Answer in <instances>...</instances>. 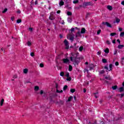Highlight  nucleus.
<instances>
[{
	"label": "nucleus",
	"instance_id": "f257e3e1",
	"mask_svg": "<svg viewBox=\"0 0 124 124\" xmlns=\"http://www.w3.org/2000/svg\"><path fill=\"white\" fill-rule=\"evenodd\" d=\"M70 59L73 62H77V55L76 54L72 53Z\"/></svg>",
	"mask_w": 124,
	"mask_h": 124
},
{
	"label": "nucleus",
	"instance_id": "f03ea898",
	"mask_svg": "<svg viewBox=\"0 0 124 124\" xmlns=\"http://www.w3.org/2000/svg\"><path fill=\"white\" fill-rule=\"evenodd\" d=\"M64 44L65 46L66 49H68V48H69V45L68 43V41H67V40H65L64 41Z\"/></svg>",
	"mask_w": 124,
	"mask_h": 124
},
{
	"label": "nucleus",
	"instance_id": "7ed1b4c3",
	"mask_svg": "<svg viewBox=\"0 0 124 124\" xmlns=\"http://www.w3.org/2000/svg\"><path fill=\"white\" fill-rule=\"evenodd\" d=\"M62 62L63 63H65L66 64H69V63H70V61L69 60L66 58L62 59Z\"/></svg>",
	"mask_w": 124,
	"mask_h": 124
},
{
	"label": "nucleus",
	"instance_id": "20e7f679",
	"mask_svg": "<svg viewBox=\"0 0 124 124\" xmlns=\"http://www.w3.org/2000/svg\"><path fill=\"white\" fill-rule=\"evenodd\" d=\"M67 39L72 41L74 39V36L72 35L71 34H69L67 36Z\"/></svg>",
	"mask_w": 124,
	"mask_h": 124
},
{
	"label": "nucleus",
	"instance_id": "39448f33",
	"mask_svg": "<svg viewBox=\"0 0 124 124\" xmlns=\"http://www.w3.org/2000/svg\"><path fill=\"white\" fill-rule=\"evenodd\" d=\"M103 25H106L107 27H108L109 28H112V26H111V24L110 23H108V22H103Z\"/></svg>",
	"mask_w": 124,
	"mask_h": 124
},
{
	"label": "nucleus",
	"instance_id": "423d86ee",
	"mask_svg": "<svg viewBox=\"0 0 124 124\" xmlns=\"http://www.w3.org/2000/svg\"><path fill=\"white\" fill-rule=\"evenodd\" d=\"M49 19H50V20H54L55 16H54V15H53V14L51 13L50 15L49 16Z\"/></svg>",
	"mask_w": 124,
	"mask_h": 124
},
{
	"label": "nucleus",
	"instance_id": "0eeeda50",
	"mask_svg": "<svg viewBox=\"0 0 124 124\" xmlns=\"http://www.w3.org/2000/svg\"><path fill=\"white\" fill-rule=\"evenodd\" d=\"M107 8L108 10H109V11H111V10H113V7L111 5H107Z\"/></svg>",
	"mask_w": 124,
	"mask_h": 124
},
{
	"label": "nucleus",
	"instance_id": "6e6552de",
	"mask_svg": "<svg viewBox=\"0 0 124 124\" xmlns=\"http://www.w3.org/2000/svg\"><path fill=\"white\" fill-rule=\"evenodd\" d=\"M82 36V35H81V33L80 32V31L78 32L76 34V37H81Z\"/></svg>",
	"mask_w": 124,
	"mask_h": 124
},
{
	"label": "nucleus",
	"instance_id": "1a4fd4ad",
	"mask_svg": "<svg viewBox=\"0 0 124 124\" xmlns=\"http://www.w3.org/2000/svg\"><path fill=\"white\" fill-rule=\"evenodd\" d=\"M91 2H87L83 4L84 6H88V5H91Z\"/></svg>",
	"mask_w": 124,
	"mask_h": 124
},
{
	"label": "nucleus",
	"instance_id": "9d476101",
	"mask_svg": "<svg viewBox=\"0 0 124 124\" xmlns=\"http://www.w3.org/2000/svg\"><path fill=\"white\" fill-rule=\"evenodd\" d=\"M86 32V29L85 28H82L80 31V33H85Z\"/></svg>",
	"mask_w": 124,
	"mask_h": 124
},
{
	"label": "nucleus",
	"instance_id": "9b49d317",
	"mask_svg": "<svg viewBox=\"0 0 124 124\" xmlns=\"http://www.w3.org/2000/svg\"><path fill=\"white\" fill-rule=\"evenodd\" d=\"M4 102V99H2L0 102V106H2V105H3Z\"/></svg>",
	"mask_w": 124,
	"mask_h": 124
},
{
	"label": "nucleus",
	"instance_id": "f8f14e48",
	"mask_svg": "<svg viewBox=\"0 0 124 124\" xmlns=\"http://www.w3.org/2000/svg\"><path fill=\"white\" fill-rule=\"evenodd\" d=\"M120 21H121V20H120V19H119V18H116V21H114V22H113V23H114V24H116V23H120Z\"/></svg>",
	"mask_w": 124,
	"mask_h": 124
},
{
	"label": "nucleus",
	"instance_id": "ddd939ff",
	"mask_svg": "<svg viewBox=\"0 0 124 124\" xmlns=\"http://www.w3.org/2000/svg\"><path fill=\"white\" fill-rule=\"evenodd\" d=\"M29 72V70L28 69H24L23 70V73H25V74H27L28 72Z\"/></svg>",
	"mask_w": 124,
	"mask_h": 124
},
{
	"label": "nucleus",
	"instance_id": "4468645a",
	"mask_svg": "<svg viewBox=\"0 0 124 124\" xmlns=\"http://www.w3.org/2000/svg\"><path fill=\"white\" fill-rule=\"evenodd\" d=\"M63 4H64V2H63L62 0L60 1L59 3L60 6H62V5H63Z\"/></svg>",
	"mask_w": 124,
	"mask_h": 124
},
{
	"label": "nucleus",
	"instance_id": "2eb2a0df",
	"mask_svg": "<svg viewBox=\"0 0 124 124\" xmlns=\"http://www.w3.org/2000/svg\"><path fill=\"white\" fill-rule=\"evenodd\" d=\"M93 67H94V66L93 65L91 64V65L90 66L89 70H93Z\"/></svg>",
	"mask_w": 124,
	"mask_h": 124
},
{
	"label": "nucleus",
	"instance_id": "dca6fc26",
	"mask_svg": "<svg viewBox=\"0 0 124 124\" xmlns=\"http://www.w3.org/2000/svg\"><path fill=\"white\" fill-rule=\"evenodd\" d=\"M39 90V87L38 86H35L34 91H35V92H37V91H38Z\"/></svg>",
	"mask_w": 124,
	"mask_h": 124
},
{
	"label": "nucleus",
	"instance_id": "f3484780",
	"mask_svg": "<svg viewBox=\"0 0 124 124\" xmlns=\"http://www.w3.org/2000/svg\"><path fill=\"white\" fill-rule=\"evenodd\" d=\"M112 67H113V64H109V70H108V71H110V70H112V69H113L112 68Z\"/></svg>",
	"mask_w": 124,
	"mask_h": 124
},
{
	"label": "nucleus",
	"instance_id": "a211bd4d",
	"mask_svg": "<svg viewBox=\"0 0 124 124\" xmlns=\"http://www.w3.org/2000/svg\"><path fill=\"white\" fill-rule=\"evenodd\" d=\"M62 90L59 91V90H58V89H57L56 90V93H62Z\"/></svg>",
	"mask_w": 124,
	"mask_h": 124
},
{
	"label": "nucleus",
	"instance_id": "6ab92c4d",
	"mask_svg": "<svg viewBox=\"0 0 124 124\" xmlns=\"http://www.w3.org/2000/svg\"><path fill=\"white\" fill-rule=\"evenodd\" d=\"M26 45H27V46H31V42H28L26 43Z\"/></svg>",
	"mask_w": 124,
	"mask_h": 124
},
{
	"label": "nucleus",
	"instance_id": "aec40b11",
	"mask_svg": "<svg viewBox=\"0 0 124 124\" xmlns=\"http://www.w3.org/2000/svg\"><path fill=\"white\" fill-rule=\"evenodd\" d=\"M69 71H72V66L71 65L69 66Z\"/></svg>",
	"mask_w": 124,
	"mask_h": 124
},
{
	"label": "nucleus",
	"instance_id": "412c9836",
	"mask_svg": "<svg viewBox=\"0 0 124 124\" xmlns=\"http://www.w3.org/2000/svg\"><path fill=\"white\" fill-rule=\"evenodd\" d=\"M104 52L108 54L109 53V48H106V50H104Z\"/></svg>",
	"mask_w": 124,
	"mask_h": 124
},
{
	"label": "nucleus",
	"instance_id": "4be33fe9",
	"mask_svg": "<svg viewBox=\"0 0 124 124\" xmlns=\"http://www.w3.org/2000/svg\"><path fill=\"white\" fill-rule=\"evenodd\" d=\"M102 62H103V63H106V62H107V60H106L105 59H102Z\"/></svg>",
	"mask_w": 124,
	"mask_h": 124
},
{
	"label": "nucleus",
	"instance_id": "5701e85b",
	"mask_svg": "<svg viewBox=\"0 0 124 124\" xmlns=\"http://www.w3.org/2000/svg\"><path fill=\"white\" fill-rule=\"evenodd\" d=\"M124 91V87H120L119 88V92H120L121 93H122V92H123Z\"/></svg>",
	"mask_w": 124,
	"mask_h": 124
},
{
	"label": "nucleus",
	"instance_id": "b1692460",
	"mask_svg": "<svg viewBox=\"0 0 124 124\" xmlns=\"http://www.w3.org/2000/svg\"><path fill=\"white\" fill-rule=\"evenodd\" d=\"M73 3L76 4V3H78V2H79V0H75L73 1Z\"/></svg>",
	"mask_w": 124,
	"mask_h": 124
},
{
	"label": "nucleus",
	"instance_id": "393cba45",
	"mask_svg": "<svg viewBox=\"0 0 124 124\" xmlns=\"http://www.w3.org/2000/svg\"><path fill=\"white\" fill-rule=\"evenodd\" d=\"M116 34H117V33H116L115 32H112L110 33V36H114V35H116Z\"/></svg>",
	"mask_w": 124,
	"mask_h": 124
},
{
	"label": "nucleus",
	"instance_id": "a878e982",
	"mask_svg": "<svg viewBox=\"0 0 124 124\" xmlns=\"http://www.w3.org/2000/svg\"><path fill=\"white\" fill-rule=\"evenodd\" d=\"M72 98H73V97L70 96V97L68 98V101H71V100H72Z\"/></svg>",
	"mask_w": 124,
	"mask_h": 124
},
{
	"label": "nucleus",
	"instance_id": "bb28decb",
	"mask_svg": "<svg viewBox=\"0 0 124 124\" xmlns=\"http://www.w3.org/2000/svg\"><path fill=\"white\" fill-rule=\"evenodd\" d=\"M124 47V45H120L118 46L119 49H122Z\"/></svg>",
	"mask_w": 124,
	"mask_h": 124
},
{
	"label": "nucleus",
	"instance_id": "cd10ccee",
	"mask_svg": "<svg viewBox=\"0 0 124 124\" xmlns=\"http://www.w3.org/2000/svg\"><path fill=\"white\" fill-rule=\"evenodd\" d=\"M21 22H22L21 19H17L16 21V23H17V24H19V23H21Z\"/></svg>",
	"mask_w": 124,
	"mask_h": 124
},
{
	"label": "nucleus",
	"instance_id": "c85d7f7f",
	"mask_svg": "<svg viewBox=\"0 0 124 124\" xmlns=\"http://www.w3.org/2000/svg\"><path fill=\"white\" fill-rule=\"evenodd\" d=\"M120 36L121 37H123L124 36V32H122L121 33H120Z\"/></svg>",
	"mask_w": 124,
	"mask_h": 124
},
{
	"label": "nucleus",
	"instance_id": "c756f323",
	"mask_svg": "<svg viewBox=\"0 0 124 124\" xmlns=\"http://www.w3.org/2000/svg\"><path fill=\"white\" fill-rule=\"evenodd\" d=\"M67 15H68V16H70L71 15H72V13H71V12H68L67 13Z\"/></svg>",
	"mask_w": 124,
	"mask_h": 124
},
{
	"label": "nucleus",
	"instance_id": "7c9ffc66",
	"mask_svg": "<svg viewBox=\"0 0 124 124\" xmlns=\"http://www.w3.org/2000/svg\"><path fill=\"white\" fill-rule=\"evenodd\" d=\"M67 81H71V78L69 77H68L67 78Z\"/></svg>",
	"mask_w": 124,
	"mask_h": 124
},
{
	"label": "nucleus",
	"instance_id": "2f4dec72",
	"mask_svg": "<svg viewBox=\"0 0 124 124\" xmlns=\"http://www.w3.org/2000/svg\"><path fill=\"white\" fill-rule=\"evenodd\" d=\"M70 92H71V93H74L75 92V89H72L70 90Z\"/></svg>",
	"mask_w": 124,
	"mask_h": 124
},
{
	"label": "nucleus",
	"instance_id": "473e14b6",
	"mask_svg": "<svg viewBox=\"0 0 124 124\" xmlns=\"http://www.w3.org/2000/svg\"><path fill=\"white\" fill-rule=\"evenodd\" d=\"M79 51H80V52H81V51H83V46H80V47H79Z\"/></svg>",
	"mask_w": 124,
	"mask_h": 124
},
{
	"label": "nucleus",
	"instance_id": "72a5a7b5",
	"mask_svg": "<svg viewBox=\"0 0 124 124\" xmlns=\"http://www.w3.org/2000/svg\"><path fill=\"white\" fill-rule=\"evenodd\" d=\"M30 55L31 56V57H34V53L33 52H31L30 53Z\"/></svg>",
	"mask_w": 124,
	"mask_h": 124
},
{
	"label": "nucleus",
	"instance_id": "f704fd0d",
	"mask_svg": "<svg viewBox=\"0 0 124 124\" xmlns=\"http://www.w3.org/2000/svg\"><path fill=\"white\" fill-rule=\"evenodd\" d=\"M67 89V85H65L63 87V91H65Z\"/></svg>",
	"mask_w": 124,
	"mask_h": 124
},
{
	"label": "nucleus",
	"instance_id": "c9c22d12",
	"mask_svg": "<svg viewBox=\"0 0 124 124\" xmlns=\"http://www.w3.org/2000/svg\"><path fill=\"white\" fill-rule=\"evenodd\" d=\"M100 32H101V30H99L97 32V34H100Z\"/></svg>",
	"mask_w": 124,
	"mask_h": 124
},
{
	"label": "nucleus",
	"instance_id": "e433bc0d",
	"mask_svg": "<svg viewBox=\"0 0 124 124\" xmlns=\"http://www.w3.org/2000/svg\"><path fill=\"white\" fill-rule=\"evenodd\" d=\"M105 69H106L107 70H109V68L108 67V65H106L105 66Z\"/></svg>",
	"mask_w": 124,
	"mask_h": 124
},
{
	"label": "nucleus",
	"instance_id": "4c0bfd02",
	"mask_svg": "<svg viewBox=\"0 0 124 124\" xmlns=\"http://www.w3.org/2000/svg\"><path fill=\"white\" fill-rule=\"evenodd\" d=\"M6 11H7V8H5V9L2 11V13H5V12H6Z\"/></svg>",
	"mask_w": 124,
	"mask_h": 124
},
{
	"label": "nucleus",
	"instance_id": "58836bf2",
	"mask_svg": "<svg viewBox=\"0 0 124 124\" xmlns=\"http://www.w3.org/2000/svg\"><path fill=\"white\" fill-rule=\"evenodd\" d=\"M97 94H98V93H94L95 98H97V97H98Z\"/></svg>",
	"mask_w": 124,
	"mask_h": 124
},
{
	"label": "nucleus",
	"instance_id": "ea45409f",
	"mask_svg": "<svg viewBox=\"0 0 124 124\" xmlns=\"http://www.w3.org/2000/svg\"><path fill=\"white\" fill-rule=\"evenodd\" d=\"M112 88L113 90H116L117 89V86H112Z\"/></svg>",
	"mask_w": 124,
	"mask_h": 124
},
{
	"label": "nucleus",
	"instance_id": "a19ab883",
	"mask_svg": "<svg viewBox=\"0 0 124 124\" xmlns=\"http://www.w3.org/2000/svg\"><path fill=\"white\" fill-rule=\"evenodd\" d=\"M60 23L62 24V25H64V21L63 20L61 21Z\"/></svg>",
	"mask_w": 124,
	"mask_h": 124
},
{
	"label": "nucleus",
	"instance_id": "79ce46f5",
	"mask_svg": "<svg viewBox=\"0 0 124 124\" xmlns=\"http://www.w3.org/2000/svg\"><path fill=\"white\" fill-rule=\"evenodd\" d=\"M59 59H60V55H58V56L56 57V62H58V60H59Z\"/></svg>",
	"mask_w": 124,
	"mask_h": 124
},
{
	"label": "nucleus",
	"instance_id": "37998d69",
	"mask_svg": "<svg viewBox=\"0 0 124 124\" xmlns=\"http://www.w3.org/2000/svg\"><path fill=\"white\" fill-rule=\"evenodd\" d=\"M15 19V17L14 16H12L11 18V20L12 21H14Z\"/></svg>",
	"mask_w": 124,
	"mask_h": 124
},
{
	"label": "nucleus",
	"instance_id": "c03bdc74",
	"mask_svg": "<svg viewBox=\"0 0 124 124\" xmlns=\"http://www.w3.org/2000/svg\"><path fill=\"white\" fill-rule=\"evenodd\" d=\"M73 31H74V28H72L71 29V33H72V32H73Z\"/></svg>",
	"mask_w": 124,
	"mask_h": 124
},
{
	"label": "nucleus",
	"instance_id": "a18cd8bd",
	"mask_svg": "<svg viewBox=\"0 0 124 124\" xmlns=\"http://www.w3.org/2000/svg\"><path fill=\"white\" fill-rule=\"evenodd\" d=\"M121 62L122 64H124V60L121 58Z\"/></svg>",
	"mask_w": 124,
	"mask_h": 124
},
{
	"label": "nucleus",
	"instance_id": "49530a36",
	"mask_svg": "<svg viewBox=\"0 0 124 124\" xmlns=\"http://www.w3.org/2000/svg\"><path fill=\"white\" fill-rule=\"evenodd\" d=\"M40 66L41 67H44V64H43V63H40Z\"/></svg>",
	"mask_w": 124,
	"mask_h": 124
},
{
	"label": "nucleus",
	"instance_id": "de8ad7c7",
	"mask_svg": "<svg viewBox=\"0 0 124 124\" xmlns=\"http://www.w3.org/2000/svg\"><path fill=\"white\" fill-rule=\"evenodd\" d=\"M117 54H118V51H117V50L114 51L113 55H117Z\"/></svg>",
	"mask_w": 124,
	"mask_h": 124
},
{
	"label": "nucleus",
	"instance_id": "09e8293b",
	"mask_svg": "<svg viewBox=\"0 0 124 124\" xmlns=\"http://www.w3.org/2000/svg\"><path fill=\"white\" fill-rule=\"evenodd\" d=\"M60 75L61 76H63V75H64V73L63 72H62L60 73Z\"/></svg>",
	"mask_w": 124,
	"mask_h": 124
},
{
	"label": "nucleus",
	"instance_id": "8fccbe9b",
	"mask_svg": "<svg viewBox=\"0 0 124 124\" xmlns=\"http://www.w3.org/2000/svg\"><path fill=\"white\" fill-rule=\"evenodd\" d=\"M105 79H108V80H110L111 79V78H110V77H105Z\"/></svg>",
	"mask_w": 124,
	"mask_h": 124
},
{
	"label": "nucleus",
	"instance_id": "3c124183",
	"mask_svg": "<svg viewBox=\"0 0 124 124\" xmlns=\"http://www.w3.org/2000/svg\"><path fill=\"white\" fill-rule=\"evenodd\" d=\"M107 44H108V45H110L111 44V43L109 41H107Z\"/></svg>",
	"mask_w": 124,
	"mask_h": 124
},
{
	"label": "nucleus",
	"instance_id": "603ef678",
	"mask_svg": "<svg viewBox=\"0 0 124 124\" xmlns=\"http://www.w3.org/2000/svg\"><path fill=\"white\" fill-rule=\"evenodd\" d=\"M89 15H90V13H87L86 16V18H88V16H89Z\"/></svg>",
	"mask_w": 124,
	"mask_h": 124
},
{
	"label": "nucleus",
	"instance_id": "864d4df0",
	"mask_svg": "<svg viewBox=\"0 0 124 124\" xmlns=\"http://www.w3.org/2000/svg\"><path fill=\"white\" fill-rule=\"evenodd\" d=\"M119 95H120V96L121 97H123L124 96V93L119 94Z\"/></svg>",
	"mask_w": 124,
	"mask_h": 124
},
{
	"label": "nucleus",
	"instance_id": "5fc2aeb1",
	"mask_svg": "<svg viewBox=\"0 0 124 124\" xmlns=\"http://www.w3.org/2000/svg\"><path fill=\"white\" fill-rule=\"evenodd\" d=\"M115 65H116V66L119 65V62H115Z\"/></svg>",
	"mask_w": 124,
	"mask_h": 124
},
{
	"label": "nucleus",
	"instance_id": "6e6d98bb",
	"mask_svg": "<svg viewBox=\"0 0 124 124\" xmlns=\"http://www.w3.org/2000/svg\"><path fill=\"white\" fill-rule=\"evenodd\" d=\"M66 76L67 77H69V73H67L66 74Z\"/></svg>",
	"mask_w": 124,
	"mask_h": 124
},
{
	"label": "nucleus",
	"instance_id": "4d7b16f0",
	"mask_svg": "<svg viewBox=\"0 0 124 124\" xmlns=\"http://www.w3.org/2000/svg\"><path fill=\"white\" fill-rule=\"evenodd\" d=\"M100 73H101V74H103V73H104V71H103V70L101 71H100Z\"/></svg>",
	"mask_w": 124,
	"mask_h": 124
},
{
	"label": "nucleus",
	"instance_id": "13d9d810",
	"mask_svg": "<svg viewBox=\"0 0 124 124\" xmlns=\"http://www.w3.org/2000/svg\"><path fill=\"white\" fill-rule=\"evenodd\" d=\"M112 43H113L114 44H115V43H116V40H113L112 41Z\"/></svg>",
	"mask_w": 124,
	"mask_h": 124
},
{
	"label": "nucleus",
	"instance_id": "bf43d9fd",
	"mask_svg": "<svg viewBox=\"0 0 124 124\" xmlns=\"http://www.w3.org/2000/svg\"><path fill=\"white\" fill-rule=\"evenodd\" d=\"M29 31H32V28H29Z\"/></svg>",
	"mask_w": 124,
	"mask_h": 124
},
{
	"label": "nucleus",
	"instance_id": "052dcab7",
	"mask_svg": "<svg viewBox=\"0 0 124 124\" xmlns=\"http://www.w3.org/2000/svg\"><path fill=\"white\" fill-rule=\"evenodd\" d=\"M57 13H58V14H60L61 13V11L59 10L57 12Z\"/></svg>",
	"mask_w": 124,
	"mask_h": 124
},
{
	"label": "nucleus",
	"instance_id": "680f3d73",
	"mask_svg": "<svg viewBox=\"0 0 124 124\" xmlns=\"http://www.w3.org/2000/svg\"><path fill=\"white\" fill-rule=\"evenodd\" d=\"M119 31H123V29H122V28H119Z\"/></svg>",
	"mask_w": 124,
	"mask_h": 124
},
{
	"label": "nucleus",
	"instance_id": "e2e57ef3",
	"mask_svg": "<svg viewBox=\"0 0 124 124\" xmlns=\"http://www.w3.org/2000/svg\"><path fill=\"white\" fill-rule=\"evenodd\" d=\"M121 4H122V5H124V1L121 2Z\"/></svg>",
	"mask_w": 124,
	"mask_h": 124
},
{
	"label": "nucleus",
	"instance_id": "0e129e2a",
	"mask_svg": "<svg viewBox=\"0 0 124 124\" xmlns=\"http://www.w3.org/2000/svg\"><path fill=\"white\" fill-rule=\"evenodd\" d=\"M17 13H18L19 14H20V13H21V11H20L19 10H18L17 11Z\"/></svg>",
	"mask_w": 124,
	"mask_h": 124
},
{
	"label": "nucleus",
	"instance_id": "69168bd1",
	"mask_svg": "<svg viewBox=\"0 0 124 124\" xmlns=\"http://www.w3.org/2000/svg\"><path fill=\"white\" fill-rule=\"evenodd\" d=\"M58 69H62V67L59 66L58 67Z\"/></svg>",
	"mask_w": 124,
	"mask_h": 124
},
{
	"label": "nucleus",
	"instance_id": "338daca9",
	"mask_svg": "<svg viewBox=\"0 0 124 124\" xmlns=\"http://www.w3.org/2000/svg\"><path fill=\"white\" fill-rule=\"evenodd\" d=\"M43 94V91L41 90L40 92V94Z\"/></svg>",
	"mask_w": 124,
	"mask_h": 124
},
{
	"label": "nucleus",
	"instance_id": "774afa93",
	"mask_svg": "<svg viewBox=\"0 0 124 124\" xmlns=\"http://www.w3.org/2000/svg\"><path fill=\"white\" fill-rule=\"evenodd\" d=\"M100 54H101V52L100 51H98V52H97V54H98V55H100Z\"/></svg>",
	"mask_w": 124,
	"mask_h": 124
}]
</instances>
